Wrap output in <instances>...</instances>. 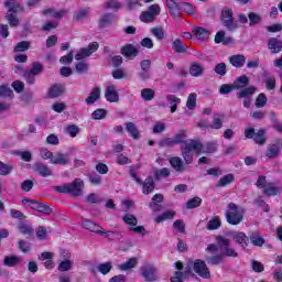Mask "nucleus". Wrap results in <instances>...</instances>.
<instances>
[{
    "instance_id": "obj_2",
    "label": "nucleus",
    "mask_w": 282,
    "mask_h": 282,
    "mask_svg": "<svg viewBox=\"0 0 282 282\" xmlns=\"http://www.w3.org/2000/svg\"><path fill=\"white\" fill-rule=\"evenodd\" d=\"M3 6L7 8L4 19L10 28H19L21 20L18 14L25 12V8L18 0H4Z\"/></svg>"
},
{
    "instance_id": "obj_64",
    "label": "nucleus",
    "mask_w": 282,
    "mask_h": 282,
    "mask_svg": "<svg viewBox=\"0 0 282 282\" xmlns=\"http://www.w3.org/2000/svg\"><path fill=\"white\" fill-rule=\"evenodd\" d=\"M214 72H215V74H217L218 76H226V74H227V66H226V63H218V64L214 67Z\"/></svg>"
},
{
    "instance_id": "obj_4",
    "label": "nucleus",
    "mask_w": 282,
    "mask_h": 282,
    "mask_svg": "<svg viewBox=\"0 0 282 282\" xmlns=\"http://www.w3.org/2000/svg\"><path fill=\"white\" fill-rule=\"evenodd\" d=\"M57 193L73 195V197H80L85 191V182L82 178H75L72 183L54 187Z\"/></svg>"
},
{
    "instance_id": "obj_15",
    "label": "nucleus",
    "mask_w": 282,
    "mask_h": 282,
    "mask_svg": "<svg viewBox=\"0 0 282 282\" xmlns=\"http://www.w3.org/2000/svg\"><path fill=\"white\" fill-rule=\"evenodd\" d=\"M121 54L129 61H133L140 54V51L133 44H126L121 47Z\"/></svg>"
},
{
    "instance_id": "obj_23",
    "label": "nucleus",
    "mask_w": 282,
    "mask_h": 282,
    "mask_svg": "<svg viewBox=\"0 0 282 282\" xmlns=\"http://www.w3.org/2000/svg\"><path fill=\"white\" fill-rule=\"evenodd\" d=\"M34 171L35 173H37V175H41V177H51V175L53 174L50 166L43 163H35Z\"/></svg>"
},
{
    "instance_id": "obj_35",
    "label": "nucleus",
    "mask_w": 282,
    "mask_h": 282,
    "mask_svg": "<svg viewBox=\"0 0 282 282\" xmlns=\"http://www.w3.org/2000/svg\"><path fill=\"white\" fill-rule=\"evenodd\" d=\"M83 226L84 228H86V230H89L90 232H96L97 235H99V232H105V230H102V227L91 220H84Z\"/></svg>"
},
{
    "instance_id": "obj_1",
    "label": "nucleus",
    "mask_w": 282,
    "mask_h": 282,
    "mask_svg": "<svg viewBox=\"0 0 282 282\" xmlns=\"http://www.w3.org/2000/svg\"><path fill=\"white\" fill-rule=\"evenodd\" d=\"M216 243H218L220 253L216 256H212L206 259L209 265H219V263H224V259H226V257H230L232 259H237V257H239V253L237 252V250L230 247V243H231L230 239L224 236H217Z\"/></svg>"
},
{
    "instance_id": "obj_24",
    "label": "nucleus",
    "mask_w": 282,
    "mask_h": 282,
    "mask_svg": "<svg viewBox=\"0 0 282 282\" xmlns=\"http://www.w3.org/2000/svg\"><path fill=\"white\" fill-rule=\"evenodd\" d=\"M23 259L18 256H6L3 259V265L6 268H17V265H21Z\"/></svg>"
},
{
    "instance_id": "obj_57",
    "label": "nucleus",
    "mask_w": 282,
    "mask_h": 282,
    "mask_svg": "<svg viewBox=\"0 0 282 282\" xmlns=\"http://www.w3.org/2000/svg\"><path fill=\"white\" fill-rule=\"evenodd\" d=\"M87 14H89V9H79L74 13L73 19L75 21H84V19H87Z\"/></svg>"
},
{
    "instance_id": "obj_63",
    "label": "nucleus",
    "mask_w": 282,
    "mask_h": 282,
    "mask_svg": "<svg viewBox=\"0 0 282 282\" xmlns=\"http://www.w3.org/2000/svg\"><path fill=\"white\" fill-rule=\"evenodd\" d=\"M28 50H30V42L22 41L14 46L13 52H28Z\"/></svg>"
},
{
    "instance_id": "obj_14",
    "label": "nucleus",
    "mask_w": 282,
    "mask_h": 282,
    "mask_svg": "<svg viewBox=\"0 0 282 282\" xmlns=\"http://www.w3.org/2000/svg\"><path fill=\"white\" fill-rule=\"evenodd\" d=\"M281 140H276L272 144H270L267 149V158H269V160H274V158H279L281 153Z\"/></svg>"
},
{
    "instance_id": "obj_32",
    "label": "nucleus",
    "mask_w": 282,
    "mask_h": 282,
    "mask_svg": "<svg viewBox=\"0 0 282 282\" xmlns=\"http://www.w3.org/2000/svg\"><path fill=\"white\" fill-rule=\"evenodd\" d=\"M165 3L171 17H180V2H175V0H166Z\"/></svg>"
},
{
    "instance_id": "obj_50",
    "label": "nucleus",
    "mask_w": 282,
    "mask_h": 282,
    "mask_svg": "<svg viewBox=\"0 0 282 282\" xmlns=\"http://www.w3.org/2000/svg\"><path fill=\"white\" fill-rule=\"evenodd\" d=\"M151 34L155 36L156 41H164L165 39L164 28L162 26L152 28Z\"/></svg>"
},
{
    "instance_id": "obj_12",
    "label": "nucleus",
    "mask_w": 282,
    "mask_h": 282,
    "mask_svg": "<svg viewBox=\"0 0 282 282\" xmlns=\"http://www.w3.org/2000/svg\"><path fill=\"white\" fill-rule=\"evenodd\" d=\"M194 272L198 274L202 279H209L210 278V270L206 265V261L204 260H195L193 265Z\"/></svg>"
},
{
    "instance_id": "obj_22",
    "label": "nucleus",
    "mask_w": 282,
    "mask_h": 282,
    "mask_svg": "<svg viewBox=\"0 0 282 282\" xmlns=\"http://www.w3.org/2000/svg\"><path fill=\"white\" fill-rule=\"evenodd\" d=\"M31 208H32V210L42 213V215H52V207H50L45 203H41L39 200L32 202Z\"/></svg>"
},
{
    "instance_id": "obj_18",
    "label": "nucleus",
    "mask_w": 282,
    "mask_h": 282,
    "mask_svg": "<svg viewBox=\"0 0 282 282\" xmlns=\"http://www.w3.org/2000/svg\"><path fill=\"white\" fill-rule=\"evenodd\" d=\"M249 241L257 248H262L265 245V238H263L259 230L249 232Z\"/></svg>"
},
{
    "instance_id": "obj_10",
    "label": "nucleus",
    "mask_w": 282,
    "mask_h": 282,
    "mask_svg": "<svg viewBox=\"0 0 282 282\" xmlns=\"http://www.w3.org/2000/svg\"><path fill=\"white\" fill-rule=\"evenodd\" d=\"M61 261L57 265L58 272H69L74 270V260H72V253L68 251H63L61 253Z\"/></svg>"
},
{
    "instance_id": "obj_20",
    "label": "nucleus",
    "mask_w": 282,
    "mask_h": 282,
    "mask_svg": "<svg viewBox=\"0 0 282 282\" xmlns=\"http://www.w3.org/2000/svg\"><path fill=\"white\" fill-rule=\"evenodd\" d=\"M105 98L108 102H118L120 100V95L118 94L115 85L107 86L105 90Z\"/></svg>"
},
{
    "instance_id": "obj_25",
    "label": "nucleus",
    "mask_w": 282,
    "mask_h": 282,
    "mask_svg": "<svg viewBox=\"0 0 282 282\" xmlns=\"http://www.w3.org/2000/svg\"><path fill=\"white\" fill-rule=\"evenodd\" d=\"M48 98H58V96H63L65 94V85L63 84H54L48 89Z\"/></svg>"
},
{
    "instance_id": "obj_6",
    "label": "nucleus",
    "mask_w": 282,
    "mask_h": 282,
    "mask_svg": "<svg viewBox=\"0 0 282 282\" xmlns=\"http://www.w3.org/2000/svg\"><path fill=\"white\" fill-rule=\"evenodd\" d=\"M220 23L229 32H235L239 28L235 17L232 15V9L224 8L220 13Z\"/></svg>"
},
{
    "instance_id": "obj_47",
    "label": "nucleus",
    "mask_w": 282,
    "mask_h": 282,
    "mask_svg": "<svg viewBox=\"0 0 282 282\" xmlns=\"http://www.w3.org/2000/svg\"><path fill=\"white\" fill-rule=\"evenodd\" d=\"M210 129H221L224 127V116L214 115L213 116V124H209Z\"/></svg>"
},
{
    "instance_id": "obj_17",
    "label": "nucleus",
    "mask_w": 282,
    "mask_h": 282,
    "mask_svg": "<svg viewBox=\"0 0 282 282\" xmlns=\"http://www.w3.org/2000/svg\"><path fill=\"white\" fill-rule=\"evenodd\" d=\"M116 20V15L112 13H105L98 20V28L100 30H106V28H111L113 25V21Z\"/></svg>"
},
{
    "instance_id": "obj_56",
    "label": "nucleus",
    "mask_w": 282,
    "mask_h": 282,
    "mask_svg": "<svg viewBox=\"0 0 282 282\" xmlns=\"http://www.w3.org/2000/svg\"><path fill=\"white\" fill-rule=\"evenodd\" d=\"M217 151V144L215 142H208L205 145L202 144L200 153H215Z\"/></svg>"
},
{
    "instance_id": "obj_59",
    "label": "nucleus",
    "mask_w": 282,
    "mask_h": 282,
    "mask_svg": "<svg viewBox=\"0 0 282 282\" xmlns=\"http://www.w3.org/2000/svg\"><path fill=\"white\" fill-rule=\"evenodd\" d=\"M175 217V212H165L162 215L155 218L156 224H162V221H166V219H173Z\"/></svg>"
},
{
    "instance_id": "obj_52",
    "label": "nucleus",
    "mask_w": 282,
    "mask_h": 282,
    "mask_svg": "<svg viewBox=\"0 0 282 282\" xmlns=\"http://www.w3.org/2000/svg\"><path fill=\"white\" fill-rule=\"evenodd\" d=\"M175 145H177V144L175 143L174 137H172V138H164V139H162V140L159 142V147H160L161 149H164V148L171 149V148H173V147H175Z\"/></svg>"
},
{
    "instance_id": "obj_3",
    "label": "nucleus",
    "mask_w": 282,
    "mask_h": 282,
    "mask_svg": "<svg viewBox=\"0 0 282 282\" xmlns=\"http://www.w3.org/2000/svg\"><path fill=\"white\" fill-rule=\"evenodd\" d=\"M181 155L182 158H171L170 165L175 170L176 173H186V171H188V166L193 164L194 154L193 152L181 148Z\"/></svg>"
},
{
    "instance_id": "obj_19",
    "label": "nucleus",
    "mask_w": 282,
    "mask_h": 282,
    "mask_svg": "<svg viewBox=\"0 0 282 282\" xmlns=\"http://www.w3.org/2000/svg\"><path fill=\"white\" fill-rule=\"evenodd\" d=\"M69 162H70L69 154L57 152V153L53 154L51 164L59 165V166H67V164H69Z\"/></svg>"
},
{
    "instance_id": "obj_43",
    "label": "nucleus",
    "mask_w": 282,
    "mask_h": 282,
    "mask_svg": "<svg viewBox=\"0 0 282 282\" xmlns=\"http://www.w3.org/2000/svg\"><path fill=\"white\" fill-rule=\"evenodd\" d=\"M0 98H9V100H12V98H14V91L12 88L2 85L0 86Z\"/></svg>"
},
{
    "instance_id": "obj_37",
    "label": "nucleus",
    "mask_w": 282,
    "mask_h": 282,
    "mask_svg": "<svg viewBox=\"0 0 282 282\" xmlns=\"http://www.w3.org/2000/svg\"><path fill=\"white\" fill-rule=\"evenodd\" d=\"M193 32L197 36V39H199V41H208L210 36V31L202 26H196Z\"/></svg>"
},
{
    "instance_id": "obj_31",
    "label": "nucleus",
    "mask_w": 282,
    "mask_h": 282,
    "mask_svg": "<svg viewBox=\"0 0 282 282\" xmlns=\"http://www.w3.org/2000/svg\"><path fill=\"white\" fill-rule=\"evenodd\" d=\"M126 131L129 132V135H131L133 140H140V130L138 129L135 123L131 121L126 122Z\"/></svg>"
},
{
    "instance_id": "obj_40",
    "label": "nucleus",
    "mask_w": 282,
    "mask_h": 282,
    "mask_svg": "<svg viewBox=\"0 0 282 282\" xmlns=\"http://www.w3.org/2000/svg\"><path fill=\"white\" fill-rule=\"evenodd\" d=\"M97 100H100V88H93L90 95L86 98V104L94 105Z\"/></svg>"
},
{
    "instance_id": "obj_9",
    "label": "nucleus",
    "mask_w": 282,
    "mask_h": 282,
    "mask_svg": "<svg viewBox=\"0 0 282 282\" xmlns=\"http://www.w3.org/2000/svg\"><path fill=\"white\" fill-rule=\"evenodd\" d=\"M140 275L147 282H155L160 281V275H158V268L153 267L150 263H144L140 268Z\"/></svg>"
},
{
    "instance_id": "obj_45",
    "label": "nucleus",
    "mask_w": 282,
    "mask_h": 282,
    "mask_svg": "<svg viewBox=\"0 0 282 282\" xmlns=\"http://www.w3.org/2000/svg\"><path fill=\"white\" fill-rule=\"evenodd\" d=\"M207 230H218V228H221V219H219V216H215L212 218L206 226Z\"/></svg>"
},
{
    "instance_id": "obj_34",
    "label": "nucleus",
    "mask_w": 282,
    "mask_h": 282,
    "mask_svg": "<svg viewBox=\"0 0 282 282\" xmlns=\"http://www.w3.org/2000/svg\"><path fill=\"white\" fill-rule=\"evenodd\" d=\"M281 193V188L276 187L274 183H269L263 188V194L267 195V197H274Z\"/></svg>"
},
{
    "instance_id": "obj_16",
    "label": "nucleus",
    "mask_w": 282,
    "mask_h": 282,
    "mask_svg": "<svg viewBox=\"0 0 282 282\" xmlns=\"http://www.w3.org/2000/svg\"><path fill=\"white\" fill-rule=\"evenodd\" d=\"M193 274V269L191 265L184 268V271H176L174 272L173 276L171 278V282H184V280L188 279Z\"/></svg>"
},
{
    "instance_id": "obj_30",
    "label": "nucleus",
    "mask_w": 282,
    "mask_h": 282,
    "mask_svg": "<svg viewBox=\"0 0 282 282\" xmlns=\"http://www.w3.org/2000/svg\"><path fill=\"white\" fill-rule=\"evenodd\" d=\"M189 74L194 78H199V76H204V65L194 62L189 65Z\"/></svg>"
},
{
    "instance_id": "obj_44",
    "label": "nucleus",
    "mask_w": 282,
    "mask_h": 282,
    "mask_svg": "<svg viewBox=\"0 0 282 282\" xmlns=\"http://www.w3.org/2000/svg\"><path fill=\"white\" fill-rule=\"evenodd\" d=\"M141 98L145 102H150V100H153V98H155V90L151 88H143L141 90Z\"/></svg>"
},
{
    "instance_id": "obj_48",
    "label": "nucleus",
    "mask_w": 282,
    "mask_h": 282,
    "mask_svg": "<svg viewBox=\"0 0 282 282\" xmlns=\"http://www.w3.org/2000/svg\"><path fill=\"white\" fill-rule=\"evenodd\" d=\"M164 177H171V170L169 167H163L154 172V180H162Z\"/></svg>"
},
{
    "instance_id": "obj_58",
    "label": "nucleus",
    "mask_w": 282,
    "mask_h": 282,
    "mask_svg": "<svg viewBox=\"0 0 282 282\" xmlns=\"http://www.w3.org/2000/svg\"><path fill=\"white\" fill-rule=\"evenodd\" d=\"M97 270L98 272H100V274H109V272L113 270V265L111 264V262L101 263L97 267Z\"/></svg>"
},
{
    "instance_id": "obj_5",
    "label": "nucleus",
    "mask_w": 282,
    "mask_h": 282,
    "mask_svg": "<svg viewBox=\"0 0 282 282\" xmlns=\"http://www.w3.org/2000/svg\"><path fill=\"white\" fill-rule=\"evenodd\" d=\"M243 208H240L235 203L228 204V209L225 213L227 223L230 224V226H239L243 221Z\"/></svg>"
},
{
    "instance_id": "obj_8",
    "label": "nucleus",
    "mask_w": 282,
    "mask_h": 282,
    "mask_svg": "<svg viewBox=\"0 0 282 282\" xmlns=\"http://www.w3.org/2000/svg\"><path fill=\"white\" fill-rule=\"evenodd\" d=\"M130 176L137 182V184H142L144 195H150L152 191H155V181H153V177L149 176L144 182H142V180L138 177V173L133 166H130Z\"/></svg>"
},
{
    "instance_id": "obj_62",
    "label": "nucleus",
    "mask_w": 282,
    "mask_h": 282,
    "mask_svg": "<svg viewBox=\"0 0 282 282\" xmlns=\"http://www.w3.org/2000/svg\"><path fill=\"white\" fill-rule=\"evenodd\" d=\"M28 70L33 73V75L35 76H41V74H43V64H41L40 62H34L31 69Z\"/></svg>"
},
{
    "instance_id": "obj_55",
    "label": "nucleus",
    "mask_w": 282,
    "mask_h": 282,
    "mask_svg": "<svg viewBox=\"0 0 282 282\" xmlns=\"http://www.w3.org/2000/svg\"><path fill=\"white\" fill-rule=\"evenodd\" d=\"M186 107L189 110L195 109L197 107V94L191 93L187 98Z\"/></svg>"
},
{
    "instance_id": "obj_61",
    "label": "nucleus",
    "mask_w": 282,
    "mask_h": 282,
    "mask_svg": "<svg viewBox=\"0 0 282 282\" xmlns=\"http://www.w3.org/2000/svg\"><path fill=\"white\" fill-rule=\"evenodd\" d=\"M93 120H105L107 118V110L99 108L91 113Z\"/></svg>"
},
{
    "instance_id": "obj_11",
    "label": "nucleus",
    "mask_w": 282,
    "mask_h": 282,
    "mask_svg": "<svg viewBox=\"0 0 282 282\" xmlns=\"http://www.w3.org/2000/svg\"><path fill=\"white\" fill-rule=\"evenodd\" d=\"M98 47H100L98 42L90 43L87 47L80 48L78 51V53L75 55V59L83 61V58H89L94 52H98Z\"/></svg>"
},
{
    "instance_id": "obj_60",
    "label": "nucleus",
    "mask_w": 282,
    "mask_h": 282,
    "mask_svg": "<svg viewBox=\"0 0 282 282\" xmlns=\"http://www.w3.org/2000/svg\"><path fill=\"white\" fill-rule=\"evenodd\" d=\"M14 166L12 164H6L0 161V175H10L12 173Z\"/></svg>"
},
{
    "instance_id": "obj_49",
    "label": "nucleus",
    "mask_w": 282,
    "mask_h": 282,
    "mask_svg": "<svg viewBox=\"0 0 282 282\" xmlns=\"http://www.w3.org/2000/svg\"><path fill=\"white\" fill-rule=\"evenodd\" d=\"M140 21H142V23H153L155 18L153 17V13L148 9L147 11L141 12Z\"/></svg>"
},
{
    "instance_id": "obj_7",
    "label": "nucleus",
    "mask_w": 282,
    "mask_h": 282,
    "mask_svg": "<svg viewBox=\"0 0 282 282\" xmlns=\"http://www.w3.org/2000/svg\"><path fill=\"white\" fill-rule=\"evenodd\" d=\"M268 131L263 128L259 129L257 132L254 131V128H247L245 130V138L248 140H253L256 144H265L268 142Z\"/></svg>"
},
{
    "instance_id": "obj_28",
    "label": "nucleus",
    "mask_w": 282,
    "mask_h": 282,
    "mask_svg": "<svg viewBox=\"0 0 282 282\" xmlns=\"http://www.w3.org/2000/svg\"><path fill=\"white\" fill-rule=\"evenodd\" d=\"M268 47L272 54H279L282 51V42L276 37H270L268 41Z\"/></svg>"
},
{
    "instance_id": "obj_53",
    "label": "nucleus",
    "mask_w": 282,
    "mask_h": 282,
    "mask_svg": "<svg viewBox=\"0 0 282 282\" xmlns=\"http://www.w3.org/2000/svg\"><path fill=\"white\" fill-rule=\"evenodd\" d=\"M182 12L193 14V12H195V8L188 2H180V14H182Z\"/></svg>"
},
{
    "instance_id": "obj_36",
    "label": "nucleus",
    "mask_w": 282,
    "mask_h": 282,
    "mask_svg": "<svg viewBox=\"0 0 282 282\" xmlns=\"http://www.w3.org/2000/svg\"><path fill=\"white\" fill-rule=\"evenodd\" d=\"M229 63L232 65V67H243V65H246V57L241 54L232 55L229 57Z\"/></svg>"
},
{
    "instance_id": "obj_39",
    "label": "nucleus",
    "mask_w": 282,
    "mask_h": 282,
    "mask_svg": "<svg viewBox=\"0 0 282 282\" xmlns=\"http://www.w3.org/2000/svg\"><path fill=\"white\" fill-rule=\"evenodd\" d=\"M232 182H235V175L227 174L216 183V187L224 188V186H228V184H232Z\"/></svg>"
},
{
    "instance_id": "obj_26",
    "label": "nucleus",
    "mask_w": 282,
    "mask_h": 282,
    "mask_svg": "<svg viewBox=\"0 0 282 282\" xmlns=\"http://www.w3.org/2000/svg\"><path fill=\"white\" fill-rule=\"evenodd\" d=\"M133 268H138V258L135 257H132L118 265V270L121 272H129V270H133Z\"/></svg>"
},
{
    "instance_id": "obj_42",
    "label": "nucleus",
    "mask_w": 282,
    "mask_h": 282,
    "mask_svg": "<svg viewBox=\"0 0 282 282\" xmlns=\"http://www.w3.org/2000/svg\"><path fill=\"white\" fill-rule=\"evenodd\" d=\"M18 229L21 235H24L26 237H34V228H32L31 225L21 224L18 226Z\"/></svg>"
},
{
    "instance_id": "obj_54",
    "label": "nucleus",
    "mask_w": 282,
    "mask_h": 282,
    "mask_svg": "<svg viewBox=\"0 0 282 282\" xmlns=\"http://www.w3.org/2000/svg\"><path fill=\"white\" fill-rule=\"evenodd\" d=\"M14 155H19L23 162H32V152L30 150L14 152Z\"/></svg>"
},
{
    "instance_id": "obj_27",
    "label": "nucleus",
    "mask_w": 282,
    "mask_h": 282,
    "mask_svg": "<svg viewBox=\"0 0 282 282\" xmlns=\"http://www.w3.org/2000/svg\"><path fill=\"white\" fill-rule=\"evenodd\" d=\"M19 70L22 73L25 83H28L29 85H34V83H36V75L31 73L29 69H23V67L21 66L15 67V72Z\"/></svg>"
},
{
    "instance_id": "obj_29",
    "label": "nucleus",
    "mask_w": 282,
    "mask_h": 282,
    "mask_svg": "<svg viewBox=\"0 0 282 282\" xmlns=\"http://www.w3.org/2000/svg\"><path fill=\"white\" fill-rule=\"evenodd\" d=\"M172 50L176 54H186V52H188V46L182 42V40L176 39L172 42Z\"/></svg>"
},
{
    "instance_id": "obj_38",
    "label": "nucleus",
    "mask_w": 282,
    "mask_h": 282,
    "mask_svg": "<svg viewBox=\"0 0 282 282\" xmlns=\"http://www.w3.org/2000/svg\"><path fill=\"white\" fill-rule=\"evenodd\" d=\"M165 99L169 102V105H171V113H175V111H177V105L182 102V99H180L175 95H166Z\"/></svg>"
},
{
    "instance_id": "obj_13",
    "label": "nucleus",
    "mask_w": 282,
    "mask_h": 282,
    "mask_svg": "<svg viewBox=\"0 0 282 282\" xmlns=\"http://www.w3.org/2000/svg\"><path fill=\"white\" fill-rule=\"evenodd\" d=\"M230 236L232 237L234 241L238 243L242 248V250H246L248 248V243L250 241L249 236L246 235L243 231H231Z\"/></svg>"
},
{
    "instance_id": "obj_33",
    "label": "nucleus",
    "mask_w": 282,
    "mask_h": 282,
    "mask_svg": "<svg viewBox=\"0 0 282 282\" xmlns=\"http://www.w3.org/2000/svg\"><path fill=\"white\" fill-rule=\"evenodd\" d=\"M234 89H246L250 85V78L246 75L238 77L234 82Z\"/></svg>"
},
{
    "instance_id": "obj_46",
    "label": "nucleus",
    "mask_w": 282,
    "mask_h": 282,
    "mask_svg": "<svg viewBox=\"0 0 282 282\" xmlns=\"http://www.w3.org/2000/svg\"><path fill=\"white\" fill-rule=\"evenodd\" d=\"M248 19H249V25L252 28L254 25H259V23H261V21L263 20V18L261 17V14L259 13H254V12H250L248 14Z\"/></svg>"
},
{
    "instance_id": "obj_51",
    "label": "nucleus",
    "mask_w": 282,
    "mask_h": 282,
    "mask_svg": "<svg viewBox=\"0 0 282 282\" xmlns=\"http://www.w3.org/2000/svg\"><path fill=\"white\" fill-rule=\"evenodd\" d=\"M187 210H193V208H199V206H202V199L196 196L189 200L186 202L185 204Z\"/></svg>"
},
{
    "instance_id": "obj_41",
    "label": "nucleus",
    "mask_w": 282,
    "mask_h": 282,
    "mask_svg": "<svg viewBox=\"0 0 282 282\" xmlns=\"http://www.w3.org/2000/svg\"><path fill=\"white\" fill-rule=\"evenodd\" d=\"M256 91H257V87H254V86H250L248 88H242L241 91L237 93V98H239V99L250 98L254 95Z\"/></svg>"
},
{
    "instance_id": "obj_21",
    "label": "nucleus",
    "mask_w": 282,
    "mask_h": 282,
    "mask_svg": "<svg viewBox=\"0 0 282 282\" xmlns=\"http://www.w3.org/2000/svg\"><path fill=\"white\" fill-rule=\"evenodd\" d=\"M181 149H183L185 151H189V153H193V151L200 153L202 142H199L197 140L189 139V140L185 141L183 145H181Z\"/></svg>"
}]
</instances>
